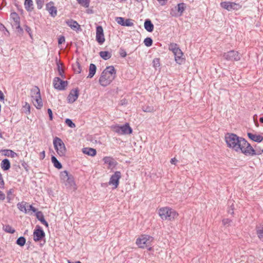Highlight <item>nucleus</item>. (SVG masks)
Wrapping results in <instances>:
<instances>
[{"label": "nucleus", "mask_w": 263, "mask_h": 263, "mask_svg": "<svg viewBox=\"0 0 263 263\" xmlns=\"http://www.w3.org/2000/svg\"><path fill=\"white\" fill-rule=\"evenodd\" d=\"M227 146L237 153H241L247 156L256 154L251 145L243 138L234 134H227L225 136Z\"/></svg>", "instance_id": "obj_1"}, {"label": "nucleus", "mask_w": 263, "mask_h": 263, "mask_svg": "<svg viewBox=\"0 0 263 263\" xmlns=\"http://www.w3.org/2000/svg\"><path fill=\"white\" fill-rule=\"evenodd\" d=\"M60 181L62 184L70 191H76L78 186L74 180L73 176L68 171H63L59 174Z\"/></svg>", "instance_id": "obj_2"}, {"label": "nucleus", "mask_w": 263, "mask_h": 263, "mask_svg": "<svg viewBox=\"0 0 263 263\" xmlns=\"http://www.w3.org/2000/svg\"><path fill=\"white\" fill-rule=\"evenodd\" d=\"M116 76V70L114 67L108 66L101 73L99 79V83L102 86H107L113 81Z\"/></svg>", "instance_id": "obj_3"}, {"label": "nucleus", "mask_w": 263, "mask_h": 263, "mask_svg": "<svg viewBox=\"0 0 263 263\" xmlns=\"http://www.w3.org/2000/svg\"><path fill=\"white\" fill-rule=\"evenodd\" d=\"M158 214L163 220L173 221L178 216L175 210L167 206L159 209Z\"/></svg>", "instance_id": "obj_4"}, {"label": "nucleus", "mask_w": 263, "mask_h": 263, "mask_svg": "<svg viewBox=\"0 0 263 263\" xmlns=\"http://www.w3.org/2000/svg\"><path fill=\"white\" fill-rule=\"evenodd\" d=\"M53 144L57 154L60 157H63L66 156L67 149L62 139L55 137L53 140Z\"/></svg>", "instance_id": "obj_5"}, {"label": "nucleus", "mask_w": 263, "mask_h": 263, "mask_svg": "<svg viewBox=\"0 0 263 263\" xmlns=\"http://www.w3.org/2000/svg\"><path fill=\"white\" fill-rule=\"evenodd\" d=\"M154 238L148 235H141L137 238L136 244L141 249H145L149 246H152Z\"/></svg>", "instance_id": "obj_6"}, {"label": "nucleus", "mask_w": 263, "mask_h": 263, "mask_svg": "<svg viewBox=\"0 0 263 263\" xmlns=\"http://www.w3.org/2000/svg\"><path fill=\"white\" fill-rule=\"evenodd\" d=\"M32 102L37 109H40L43 106V102L41 97L40 90L38 87H34L31 90Z\"/></svg>", "instance_id": "obj_7"}, {"label": "nucleus", "mask_w": 263, "mask_h": 263, "mask_svg": "<svg viewBox=\"0 0 263 263\" xmlns=\"http://www.w3.org/2000/svg\"><path fill=\"white\" fill-rule=\"evenodd\" d=\"M112 131L119 135L130 134L132 133V129L128 124L120 126L119 125H113L111 127Z\"/></svg>", "instance_id": "obj_8"}, {"label": "nucleus", "mask_w": 263, "mask_h": 263, "mask_svg": "<svg viewBox=\"0 0 263 263\" xmlns=\"http://www.w3.org/2000/svg\"><path fill=\"white\" fill-rule=\"evenodd\" d=\"M220 5L222 8L229 11L238 10L241 8L240 4L231 2H222Z\"/></svg>", "instance_id": "obj_9"}, {"label": "nucleus", "mask_w": 263, "mask_h": 263, "mask_svg": "<svg viewBox=\"0 0 263 263\" xmlns=\"http://www.w3.org/2000/svg\"><path fill=\"white\" fill-rule=\"evenodd\" d=\"M121 178V173L119 171L115 172L112 175H111L108 184L113 186L114 189L118 187L119 184V180Z\"/></svg>", "instance_id": "obj_10"}, {"label": "nucleus", "mask_w": 263, "mask_h": 263, "mask_svg": "<svg viewBox=\"0 0 263 263\" xmlns=\"http://www.w3.org/2000/svg\"><path fill=\"white\" fill-rule=\"evenodd\" d=\"M241 55L236 51L232 50L223 54V58L229 61H239L240 59Z\"/></svg>", "instance_id": "obj_11"}, {"label": "nucleus", "mask_w": 263, "mask_h": 263, "mask_svg": "<svg viewBox=\"0 0 263 263\" xmlns=\"http://www.w3.org/2000/svg\"><path fill=\"white\" fill-rule=\"evenodd\" d=\"M33 240L35 241L41 240L45 236V233L39 226H36L33 231Z\"/></svg>", "instance_id": "obj_12"}, {"label": "nucleus", "mask_w": 263, "mask_h": 263, "mask_svg": "<svg viewBox=\"0 0 263 263\" xmlns=\"http://www.w3.org/2000/svg\"><path fill=\"white\" fill-rule=\"evenodd\" d=\"M186 8L185 4L184 3H180L177 5V6L175 8L177 9V11L172 9L171 11V14L175 17L180 16L182 15L184 11Z\"/></svg>", "instance_id": "obj_13"}, {"label": "nucleus", "mask_w": 263, "mask_h": 263, "mask_svg": "<svg viewBox=\"0 0 263 263\" xmlns=\"http://www.w3.org/2000/svg\"><path fill=\"white\" fill-rule=\"evenodd\" d=\"M53 84L54 87L58 90L64 89L67 85V81L62 80L58 77L54 79Z\"/></svg>", "instance_id": "obj_14"}, {"label": "nucleus", "mask_w": 263, "mask_h": 263, "mask_svg": "<svg viewBox=\"0 0 263 263\" xmlns=\"http://www.w3.org/2000/svg\"><path fill=\"white\" fill-rule=\"evenodd\" d=\"M103 161L105 164L107 165L109 170H112L117 165V162L114 158L110 157H105L103 159Z\"/></svg>", "instance_id": "obj_15"}, {"label": "nucleus", "mask_w": 263, "mask_h": 263, "mask_svg": "<svg viewBox=\"0 0 263 263\" xmlns=\"http://www.w3.org/2000/svg\"><path fill=\"white\" fill-rule=\"evenodd\" d=\"M96 40L101 45L105 42L103 29L100 26L97 27L96 28Z\"/></svg>", "instance_id": "obj_16"}, {"label": "nucleus", "mask_w": 263, "mask_h": 263, "mask_svg": "<svg viewBox=\"0 0 263 263\" xmlns=\"http://www.w3.org/2000/svg\"><path fill=\"white\" fill-rule=\"evenodd\" d=\"M10 17L13 21L12 25L16 29L22 31V29L20 27V21L18 15L15 12H12L10 14Z\"/></svg>", "instance_id": "obj_17"}, {"label": "nucleus", "mask_w": 263, "mask_h": 263, "mask_svg": "<svg viewBox=\"0 0 263 263\" xmlns=\"http://www.w3.org/2000/svg\"><path fill=\"white\" fill-rule=\"evenodd\" d=\"M46 9L49 12V14L52 17H55L57 15V10L54 6L52 2L48 3L46 5Z\"/></svg>", "instance_id": "obj_18"}, {"label": "nucleus", "mask_w": 263, "mask_h": 263, "mask_svg": "<svg viewBox=\"0 0 263 263\" xmlns=\"http://www.w3.org/2000/svg\"><path fill=\"white\" fill-rule=\"evenodd\" d=\"M65 22L66 24L74 31H77L80 29V25L76 21L67 20Z\"/></svg>", "instance_id": "obj_19"}, {"label": "nucleus", "mask_w": 263, "mask_h": 263, "mask_svg": "<svg viewBox=\"0 0 263 263\" xmlns=\"http://www.w3.org/2000/svg\"><path fill=\"white\" fill-rule=\"evenodd\" d=\"M79 92L77 89L72 90L68 96L67 99L69 103H73L78 99Z\"/></svg>", "instance_id": "obj_20"}, {"label": "nucleus", "mask_w": 263, "mask_h": 263, "mask_svg": "<svg viewBox=\"0 0 263 263\" xmlns=\"http://www.w3.org/2000/svg\"><path fill=\"white\" fill-rule=\"evenodd\" d=\"M174 54L175 56V60L176 63L179 64H181L183 62L184 60L182 58L183 53L181 49L178 50V51L174 53Z\"/></svg>", "instance_id": "obj_21"}, {"label": "nucleus", "mask_w": 263, "mask_h": 263, "mask_svg": "<svg viewBox=\"0 0 263 263\" xmlns=\"http://www.w3.org/2000/svg\"><path fill=\"white\" fill-rule=\"evenodd\" d=\"M248 136L250 139L255 142H260L263 140V137L260 135L249 133H248Z\"/></svg>", "instance_id": "obj_22"}, {"label": "nucleus", "mask_w": 263, "mask_h": 263, "mask_svg": "<svg viewBox=\"0 0 263 263\" xmlns=\"http://www.w3.org/2000/svg\"><path fill=\"white\" fill-rule=\"evenodd\" d=\"M82 152L84 154L91 157L95 156L97 154L96 150L90 147H85L83 148Z\"/></svg>", "instance_id": "obj_23"}, {"label": "nucleus", "mask_w": 263, "mask_h": 263, "mask_svg": "<svg viewBox=\"0 0 263 263\" xmlns=\"http://www.w3.org/2000/svg\"><path fill=\"white\" fill-rule=\"evenodd\" d=\"M27 205H28V204L25 202H21L17 204L18 209L21 211L25 213L28 212V209H27Z\"/></svg>", "instance_id": "obj_24"}, {"label": "nucleus", "mask_w": 263, "mask_h": 263, "mask_svg": "<svg viewBox=\"0 0 263 263\" xmlns=\"http://www.w3.org/2000/svg\"><path fill=\"white\" fill-rule=\"evenodd\" d=\"M36 218L39 220H40L42 223H43L44 225H45L47 228L48 227V223L45 220L44 215L43 213L40 212H37L36 213Z\"/></svg>", "instance_id": "obj_25"}, {"label": "nucleus", "mask_w": 263, "mask_h": 263, "mask_svg": "<svg viewBox=\"0 0 263 263\" xmlns=\"http://www.w3.org/2000/svg\"><path fill=\"white\" fill-rule=\"evenodd\" d=\"M144 28L148 32H152L154 29V25L151 21L147 20L144 22Z\"/></svg>", "instance_id": "obj_26"}, {"label": "nucleus", "mask_w": 263, "mask_h": 263, "mask_svg": "<svg viewBox=\"0 0 263 263\" xmlns=\"http://www.w3.org/2000/svg\"><path fill=\"white\" fill-rule=\"evenodd\" d=\"M1 167L4 171L9 170L10 167L9 161L7 159H4L1 163Z\"/></svg>", "instance_id": "obj_27"}, {"label": "nucleus", "mask_w": 263, "mask_h": 263, "mask_svg": "<svg viewBox=\"0 0 263 263\" xmlns=\"http://www.w3.org/2000/svg\"><path fill=\"white\" fill-rule=\"evenodd\" d=\"M51 162L53 164V166L58 168V169H61L62 167V165L61 163L57 160L56 157L55 156H52L51 158Z\"/></svg>", "instance_id": "obj_28"}, {"label": "nucleus", "mask_w": 263, "mask_h": 263, "mask_svg": "<svg viewBox=\"0 0 263 263\" xmlns=\"http://www.w3.org/2000/svg\"><path fill=\"white\" fill-rule=\"evenodd\" d=\"M96 72V66L94 64H91L89 66V74L87 77L90 78L93 77Z\"/></svg>", "instance_id": "obj_29"}, {"label": "nucleus", "mask_w": 263, "mask_h": 263, "mask_svg": "<svg viewBox=\"0 0 263 263\" xmlns=\"http://www.w3.org/2000/svg\"><path fill=\"white\" fill-rule=\"evenodd\" d=\"M100 55L103 59L107 60L111 58V54L108 51H102L100 52Z\"/></svg>", "instance_id": "obj_30"}, {"label": "nucleus", "mask_w": 263, "mask_h": 263, "mask_svg": "<svg viewBox=\"0 0 263 263\" xmlns=\"http://www.w3.org/2000/svg\"><path fill=\"white\" fill-rule=\"evenodd\" d=\"M25 7L28 11H31L33 9V2L32 0H25Z\"/></svg>", "instance_id": "obj_31"}, {"label": "nucleus", "mask_w": 263, "mask_h": 263, "mask_svg": "<svg viewBox=\"0 0 263 263\" xmlns=\"http://www.w3.org/2000/svg\"><path fill=\"white\" fill-rule=\"evenodd\" d=\"M3 154L5 156L8 157H11L12 158H14L17 156V154L14 152L13 151L9 149H6L3 151Z\"/></svg>", "instance_id": "obj_32"}, {"label": "nucleus", "mask_w": 263, "mask_h": 263, "mask_svg": "<svg viewBox=\"0 0 263 263\" xmlns=\"http://www.w3.org/2000/svg\"><path fill=\"white\" fill-rule=\"evenodd\" d=\"M168 49L173 52V53L180 50L177 44L176 43H171L168 46Z\"/></svg>", "instance_id": "obj_33"}, {"label": "nucleus", "mask_w": 263, "mask_h": 263, "mask_svg": "<svg viewBox=\"0 0 263 263\" xmlns=\"http://www.w3.org/2000/svg\"><path fill=\"white\" fill-rule=\"evenodd\" d=\"M23 110L27 115L30 113V106L27 102H25L23 106Z\"/></svg>", "instance_id": "obj_34"}, {"label": "nucleus", "mask_w": 263, "mask_h": 263, "mask_svg": "<svg viewBox=\"0 0 263 263\" xmlns=\"http://www.w3.org/2000/svg\"><path fill=\"white\" fill-rule=\"evenodd\" d=\"M3 229L6 232L13 234L15 232V230L9 225H5L3 227Z\"/></svg>", "instance_id": "obj_35"}, {"label": "nucleus", "mask_w": 263, "mask_h": 263, "mask_svg": "<svg viewBox=\"0 0 263 263\" xmlns=\"http://www.w3.org/2000/svg\"><path fill=\"white\" fill-rule=\"evenodd\" d=\"M152 64L153 67L157 69L160 66V59L159 58H155L153 61Z\"/></svg>", "instance_id": "obj_36"}, {"label": "nucleus", "mask_w": 263, "mask_h": 263, "mask_svg": "<svg viewBox=\"0 0 263 263\" xmlns=\"http://www.w3.org/2000/svg\"><path fill=\"white\" fill-rule=\"evenodd\" d=\"M26 243V239L23 237H19L16 240V243L20 246H24Z\"/></svg>", "instance_id": "obj_37"}, {"label": "nucleus", "mask_w": 263, "mask_h": 263, "mask_svg": "<svg viewBox=\"0 0 263 263\" xmlns=\"http://www.w3.org/2000/svg\"><path fill=\"white\" fill-rule=\"evenodd\" d=\"M78 3L85 8H87L89 5V0H77Z\"/></svg>", "instance_id": "obj_38"}, {"label": "nucleus", "mask_w": 263, "mask_h": 263, "mask_svg": "<svg viewBox=\"0 0 263 263\" xmlns=\"http://www.w3.org/2000/svg\"><path fill=\"white\" fill-rule=\"evenodd\" d=\"M257 233L259 238L263 241V226L258 229Z\"/></svg>", "instance_id": "obj_39"}, {"label": "nucleus", "mask_w": 263, "mask_h": 263, "mask_svg": "<svg viewBox=\"0 0 263 263\" xmlns=\"http://www.w3.org/2000/svg\"><path fill=\"white\" fill-rule=\"evenodd\" d=\"M144 43L146 46L150 47L152 45L153 40L151 37H147L144 39Z\"/></svg>", "instance_id": "obj_40"}, {"label": "nucleus", "mask_w": 263, "mask_h": 263, "mask_svg": "<svg viewBox=\"0 0 263 263\" xmlns=\"http://www.w3.org/2000/svg\"><path fill=\"white\" fill-rule=\"evenodd\" d=\"M58 66V72L60 76H61L62 77H63V73H64V70L62 67V64L61 63H58L57 64Z\"/></svg>", "instance_id": "obj_41"}, {"label": "nucleus", "mask_w": 263, "mask_h": 263, "mask_svg": "<svg viewBox=\"0 0 263 263\" xmlns=\"http://www.w3.org/2000/svg\"><path fill=\"white\" fill-rule=\"evenodd\" d=\"M65 123L70 128H74L76 127L75 124L69 119H66L65 120Z\"/></svg>", "instance_id": "obj_42"}, {"label": "nucleus", "mask_w": 263, "mask_h": 263, "mask_svg": "<svg viewBox=\"0 0 263 263\" xmlns=\"http://www.w3.org/2000/svg\"><path fill=\"white\" fill-rule=\"evenodd\" d=\"M232 223L231 220L228 218H224L222 220V224L225 226H229Z\"/></svg>", "instance_id": "obj_43"}, {"label": "nucleus", "mask_w": 263, "mask_h": 263, "mask_svg": "<svg viewBox=\"0 0 263 263\" xmlns=\"http://www.w3.org/2000/svg\"><path fill=\"white\" fill-rule=\"evenodd\" d=\"M73 70L76 73H80L81 72V69L78 63L73 66Z\"/></svg>", "instance_id": "obj_44"}, {"label": "nucleus", "mask_w": 263, "mask_h": 263, "mask_svg": "<svg viewBox=\"0 0 263 263\" xmlns=\"http://www.w3.org/2000/svg\"><path fill=\"white\" fill-rule=\"evenodd\" d=\"M116 21L119 24L124 26L125 20L123 17H118L116 18Z\"/></svg>", "instance_id": "obj_45"}, {"label": "nucleus", "mask_w": 263, "mask_h": 263, "mask_svg": "<svg viewBox=\"0 0 263 263\" xmlns=\"http://www.w3.org/2000/svg\"><path fill=\"white\" fill-rule=\"evenodd\" d=\"M134 24L131 20L129 19H126L124 21V26H133Z\"/></svg>", "instance_id": "obj_46"}, {"label": "nucleus", "mask_w": 263, "mask_h": 263, "mask_svg": "<svg viewBox=\"0 0 263 263\" xmlns=\"http://www.w3.org/2000/svg\"><path fill=\"white\" fill-rule=\"evenodd\" d=\"M65 42V37L63 35H61L58 38V44L61 45Z\"/></svg>", "instance_id": "obj_47"}, {"label": "nucleus", "mask_w": 263, "mask_h": 263, "mask_svg": "<svg viewBox=\"0 0 263 263\" xmlns=\"http://www.w3.org/2000/svg\"><path fill=\"white\" fill-rule=\"evenodd\" d=\"M27 209H28V212L30 211V210H31L32 211H33V212H36V210L35 208L33 207L31 205H27Z\"/></svg>", "instance_id": "obj_48"}, {"label": "nucleus", "mask_w": 263, "mask_h": 263, "mask_svg": "<svg viewBox=\"0 0 263 263\" xmlns=\"http://www.w3.org/2000/svg\"><path fill=\"white\" fill-rule=\"evenodd\" d=\"M48 113L49 114V118L50 120H52L53 119V116H52V112L51 109H48Z\"/></svg>", "instance_id": "obj_49"}, {"label": "nucleus", "mask_w": 263, "mask_h": 263, "mask_svg": "<svg viewBox=\"0 0 263 263\" xmlns=\"http://www.w3.org/2000/svg\"><path fill=\"white\" fill-rule=\"evenodd\" d=\"M5 199V195L0 191V200H4Z\"/></svg>", "instance_id": "obj_50"}, {"label": "nucleus", "mask_w": 263, "mask_h": 263, "mask_svg": "<svg viewBox=\"0 0 263 263\" xmlns=\"http://www.w3.org/2000/svg\"><path fill=\"white\" fill-rule=\"evenodd\" d=\"M5 99L3 92L0 90V101H4Z\"/></svg>", "instance_id": "obj_51"}, {"label": "nucleus", "mask_w": 263, "mask_h": 263, "mask_svg": "<svg viewBox=\"0 0 263 263\" xmlns=\"http://www.w3.org/2000/svg\"><path fill=\"white\" fill-rule=\"evenodd\" d=\"M120 54L122 57H125L127 55L126 52L124 50H121L120 52Z\"/></svg>", "instance_id": "obj_52"}, {"label": "nucleus", "mask_w": 263, "mask_h": 263, "mask_svg": "<svg viewBox=\"0 0 263 263\" xmlns=\"http://www.w3.org/2000/svg\"><path fill=\"white\" fill-rule=\"evenodd\" d=\"M45 157V153L44 151L42 152L40 154V158L42 160L44 159Z\"/></svg>", "instance_id": "obj_53"}, {"label": "nucleus", "mask_w": 263, "mask_h": 263, "mask_svg": "<svg viewBox=\"0 0 263 263\" xmlns=\"http://www.w3.org/2000/svg\"><path fill=\"white\" fill-rule=\"evenodd\" d=\"M25 30L26 31L29 33L30 36H31V29L30 27H28V26H26V28H25Z\"/></svg>", "instance_id": "obj_54"}, {"label": "nucleus", "mask_w": 263, "mask_h": 263, "mask_svg": "<svg viewBox=\"0 0 263 263\" xmlns=\"http://www.w3.org/2000/svg\"><path fill=\"white\" fill-rule=\"evenodd\" d=\"M177 160L175 158H172L171 160V163L173 164H176Z\"/></svg>", "instance_id": "obj_55"}, {"label": "nucleus", "mask_w": 263, "mask_h": 263, "mask_svg": "<svg viewBox=\"0 0 263 263\" xmlns=\"http://www.w3.org/2000/svg\"><path fill=\"white\" fill-rule=\"evenodd\" d=\"M145 248H146L148 251H152L153 250L151 246H149L148 247H146Z\"/></svg>", "instance_id": "obj_56"}, {"label": "nucleus", "mask_w": 263, "mask_h": 263, "mask_svg": "<svg viewBox=\"0 0 263 263\" xmlns=\"http://www.w3.org/2000/svg\"><path fill=\"white\" fill-rule=\"evenodd\" d=\"M259 120L261 123H263V117L260 118Z\"/></svg>", "instance_id": "obj_57"}, {"label": "nucleus", "mask_w": 263, "mask_h": 263, "mask_svg": "<svg viewBox=\"0 0 263 263\" xmlns=\"http://www.w3.org/2000/svg\"><path fill=\"white\" fill-rule=\"evenodd\" d=\"M135 1L138 3H140L142 1V0H135Z\"/></svg>", "instance_id": "obj_58"}, {"label": "nucleus", "mask_w": 263, "mask_h": 263, "mask_svg": "<svg viewBox=\"0 0 263 263\" xmlns=\"http://www.w3.org/2000/svg\"><path fill=\"white\" fill-rule=\"evenodd\" d=\"M121 1H126V0H120Z\"/></svg>", "instance_id": "obj_59"}]
</instances>
